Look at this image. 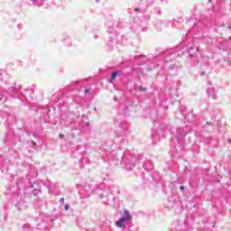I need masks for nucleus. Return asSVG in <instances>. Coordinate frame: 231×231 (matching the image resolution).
I'll use <instances>...</instances> for the list:
<instances>
[{
	"label": "nucleus",
	"instance_id": "obj_3",
	"mask_svg": "<svg viewBox=\"0 0 231 231\" xmlns=\"http://www.w3.org/2000/svg\"><path fill=\"white\" fill-rule=\"evenodd\" d=\"M116 75H118V72H113L111 75V80H115L116 79Z\"/></svg>",
	"mask_w": 231,
	"mask_h": 231
},
{
	"label": "nucleus",
	"instance_id": "obj_2",
	"mask_svg": "<svg viewBox=\"0 0 231 231\" xmlns=\"http://www.w3.org/2000/svg\"><path fill=\"white\" fill-rule=\"evenodd\" d=\"M124 222H125V220H124V218H119V220H117L116 222V226H118V228H122V226H125V225H124Z\"/></svg>",
	"mask_w": 231,
	"mask_h": 231
},
{
	"label": "nucleus",
	"instance_id": "obj_6",
	"mask_svg": "<svg viewBox=\"0 0 231 231\" xmlns=\"http://www.w3.org/2000/svg\"><path fill=\"white\" fill-rule=\"evenodd\" d=\"M60 201L61 203H64V197H62V198L60 199Z\"/></svg>",
	"mask_w": 231,
	"mask_h": 231
},
{
	"label": "nucleus",
	"instance_id": "obj_1",
	"mask_svg": "<svg viewBox=\"0 0 231 231\" xmlns=\"http://www.w3.org/2000/svg\"><path fill=\"white\" fill-rule=\"evenodd\" d=\"M123 220L125 221H131L132 219V217L131 215L129 214V211H127V209H125L124 210V217H121Z\"/></svg>",
	"mask_w": 231,
	"mask_h": 231
},
{
	"label": "nucleus",
	"instance_id": "obj_7",
	"mask_svg": "<svg viewBox=\"0 0 231 231\" xmlns=\"http://www.w3.org/2000/svg\"><path fill=\"white\" fill-rule=\"evenodd\" d=\"M62 136H64V135H62V134H60V138H62Z\"/></svg>",
	"mask_w": 231,
	"mask_h": 231
},
{
	"label": "nucleus",
	"instance_id": "obj_8",
	"mask_svg": "<svg viewBox=\"0 0 231 231\" xmlns=\"http://www.w3.org/2000/svg\"><path fill=\"white\" fill-rule=\"evenodd\" d=\"M228 143H231V140H229Z\"/></svg>",
	"mask_w": 231,
	"mask_h": 231
},
{
	"label": "nucleus",
	"instance_id": "obj_4",
	"mask_svg": "<svg viewBox=\"0 0 231 231\" xmlns=\"http://www.w3.org/2000/svg\"><path fill=\"white\" fill-rule=\"evenodd\" d=\"M65 210H69V206L68 204L65 205Z\"/></svg>",
	"mask_w": 231,
	"mask_h": 231
},
{
	"label": "nucleus",
	"instance_id": "obj_5",
	"mask_svg": "<svg viewBox=\"0 0 231 231\" xmlns=\"http://www.w3.org/2000/svg\"><path fill=\"white\" fill-rule=\"evenodd\" d=\"M180 190H185V187H184V186H180Z\"/></svg>",
	"mask_w": 231,
	"mask_h": 231
}]
</instances>
